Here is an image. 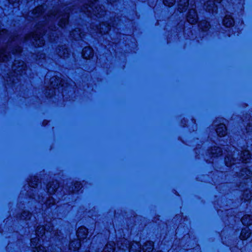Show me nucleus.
<instances>
[{"instance_id":"39448f33","label":"nucleus","mask_w":252,"mask_h":252,"mask_svg":"<svg viewBox=\"0 0 252 252\" xmlns=\"http://www.w3.org/2000/svg\"><path fill=\"white\" fill-rule=\"evenodd\" d=\"M94 6V4H92V5H89V6H87L84 7L83 10L86 12H90L92 13L94 15H101V13L103 12L102 9L101 7H97L95 6V8L93 7Z\"/></svg>"},{"instance_id":"393cba45","label":"nucleus","mask_w":252,"mask_h":252,"mask_svg":"<svg viewBox=\"0 0 252 252\" xmlns=\"http://www.w3.org/2000/svg\"><path fill=\"white\" fill-rule=\"evenodd\" d=\"M229 159V158L228 157H226L225 158V161L226 162V164H227V166H229L231 164H234V163L233 162H231L230 161V164H229L228 163V160Z\"/></svg>"},{"instance_id":"c85d7f7f","label":"nucleus","mask_w":252,"mask_h":252,"mask_svg":"<svg viewBox=\"0 0 252 252\" xmlns=\"http://www.w3.org/2000/svg\"><path fill=\"white\" fill-rule=\"evenodd\" d=\"M48 189V191H49V192H50V189Z\"/></svg>"},{"instance_id":"1a4fd4ad","label":"nucleus","mask_w":252,"mask_h":252,"mask_svg":"<svg viewBox=\"0 0 252 252\" xmlns=\"http://www.w3.org/2000/svg\"><path fill=\"white\" fill-rule=\"evenodd\" d=\"M234 23L233 18L229 15H226L224 18L222 24L224 26L229 28L233 26Z\"/></svg>"},{"instance_id":"bb28decb","label":"nucleus","mask_w":252,"mask_h":252,"mask_svg":"<svg viewBox=\"0 0 252 252\" xmlns=\"http://www.w3.org/2000/svg\"><path fill=\"white\" fill-rule=\"evenodd\" d=\"M70 246H73V242H72L71 243H70Z\"/></svg>"},{"instance_id":"6ab92c4d","label":"nucleus","mask_w":252,"mask_h":252,"mask_svg":"<svg viewBox=\"0 0 252 252\" xmlns=\"http://www.w3.org/2000/svg\"><path fill=\"white\" fill-rule=\"evenodd\" d=\"M175 2V0H163V3L165 5L171 6L173 5Z\"/></svg>"},{"instance_id":"4be33fe9","label":"nucleus","mask_w":252,"mask_h":252,"mask_svg":"<svg viewBox=\"0 0 252 252\" xmlns=\"http://www.w3.org/2000/svg\"><path fill=\"white\" fill-rule=\"evenodd\" d=\"M36 240H37V241L38 242L39 241V239H37L36 238H32L31 239L32 245L34 246V243H36Z\"/></svg>"},{"instance_id":"7ed1b4c3","label":"nucleus","mask_w":252,"mask_h":252,"mask_svg":"<svg viewBox=\"0 0 252 252\" xmlns=\"http://www.w3.org/2000/svg\"><path fill=\"white\" fill-rule=\"evenodd\" d=\"M136 244L138 246V248L135 251L134 250L133 245L131 246L128 245L127 248L128 249L129 252H141L142 249L144 252H151L153 250L154 245L153 243L152 242H147L145 245L142 246V248L138 244Z\"/></svg>"},{"instance_id":"f257e3e1","label":"nucleus","mask_w":252,"mask_h":252,"mask_svg":"<svg viewBox=\"0 0 252 252\" xmlns=\"http://www.w3.org/2000/svg\"><path fill=\"white\" fill-rule=\"evenodd\" d=\"M43 6H39L29 14L30 18H37L35 22L37 24L35 25V26L38 28L46 26L51 27L56 22L59 27L63 28L68 23V13L62 14L56 9L46 12H43Z\"/></svg>"},{"instance_id":"f03ea898","label":"nucleus","mask_w":252,"mask_h":252,"mask_svg":"<svg viewBox=\"0 0 252 252\" xmlns=\"http://www.w3.org/2000/svg\"><path fill=\"white\" fill-rule=\"evenodd\" d=\"M188 9H189V11L187 16V21L190 24H194L197 22L198 16L195 10L194 0H180L178 10L180 12H182Z\"/></svg>"},{"instance_id":"a211bd4d","label":"nucleus","mask_w":252,"mask_h":252,"mask_svg":"<svg viewBox=\"0 0 252 252\" xmlns=\"http://www.w3.org/2000/svg\"><path fill=\"white\" fill-rule=\"evenodd\" d=\"M51 85L53 86H58V84H59L60 85H63L61 83V81H60V79H57V78H55V77L51 78Z\"/></svg>"},{"instance_id":"c756f323","label":"nucleus","mask_w":252,"mask_h":252,"mask_svg":"<svg viewBox=\"0 0 252 252\" xmlns=\"http://www.w3.org/2000/svg\"><path fill=\"white\" fill-rule=\"evenodd\" d=\"M0 32H3V31H2V30H0Z\"/></svg>"},{"instance_id":"ddd939ff","label":"nucleus","mask_w":252,"mask_h":252,"mask_svg":"<svg viewBox=\"0 0 252 252\" xmlns=\"http://www.w3.org/2000/svg\"><path fill=\"white\" fill-rule=\"evenodd\" d=\"M242 161L245 163H248L251 159V154L249 151H245L242 153L241 157Z\"/></svg>"},{"instance_id":"6e6552de","label":"nucleus","mask_w":252,"mask_h":252,"mask_svg":"<svg viewBox=\"0 0 252 252\" xmlns=\"http://www.w3.org/2000/svg\"><path fill=\"white\" fill-rule=\"evenodd\" d=\"M82 56L84 59H89L93 56V50L90 47H85L82 50Z\"/></svg>"},{"instance_id":"9b49d317","label":"nucleus","mask_w":252,"mask_h":252,"mask_svg":"<svg viewBox=\"0 0 252 252\" xmlns=\"http://www.w3.org/2000/svg\"><path fill=\"white\" fill-rule=\"evenodd\" d=\"M241 221L244 225H250L252 224V215H246L244 216L242 219Z\"/></svg>"},{"instance_id":"a878e982","label":"nucleus","mask_w":252,"mask_h":252,"mask_svg":"<svg viewBox=\"0 0 252 252\" xmlns=\"http://www.w3.org/2000/svg\"><path fill=\"white\" fill-rule=\"evenodd\" d=\"M81 188H82V186L80 183L75 184V188L77 189V190H78V189H81Z\"/></svg>"},{"instance_id":"4468645a","label":"nucleus","mask_w":252,"mask_h":252,"mask_svg":"<svg viewBox=\"0 0 252 252\" xmlns=\"http://www.w3.org/2000/svg\"><path fill=\"white\" fill-rule=\"evenodd\" d=\"M199 28L202 30V32H206L210 28V25L206 21L201 22L199 24Z\"/></svg>"},{"instance_id":"f8f14e48","label":"nucleus","mask_w":252,"mask_h":252,"mask_svg":"<svg viewBox=\"0 0 252 252\" xmlns=\"http://www.w3.org/2000/svg\"><path fill=\"white\" fill-rule=\"evenodd\" d=\"M251 233L250 232L249 228H245L242 229L240 238L242 240L247 239L248 238L250 237L251 236Z\"/></svg>"},{"instance_id":"b1692460","label":"nucleus","mask_w":252,"mask_h":252,"mask_svg":"<svg viewBox=\"0 0 252 252\" xmlns=\"http://www.w3.org/2000/svg\"><path fill=\"white\" fill-rule=\"evenodd\" d=\"M5 51L3 50H1L0 51V58L1 57H5Z\"/></svg>"},{"instance_id":"9d476101","label":"nucleus","mask_w":252,"mask_h":252,"mask_svg":"<svg viewBox=\"0 0 252 252\" xmlns=\"http://www.w3.org/2000/svg\"><path fill=\"white\" fill-rule=\"evenodd\" d=\"M216 132L218 135L220 137L223 136L226 134V127L223 124H221L218 126L216 128Z\"/></svg>"},{"instance_id":"dca6fc26","label":"nucleus","mask_w":252,"mask_h":252,"mask_svg":"<svg viewBox=\"0 0 252 252\" xmlns=\"http://www.w3.org/2000/svg\"><path fill=\"white\" fill-rule=\"evenodd\" d=\"M114 250L115 244L114 243L107 244L103 249L104 252H114Z\"/></svg>"},{"instance_id":"5701e85b","label":"nucleus","mask_w":252,"mask_h":252,"mask_svg":"<svg viewBox=\"0 0 252 252\" xmlns=\"http://www.w3.org/2000/svg\"><path fill=\"white\" fill-rule=\"evenodd\" d=\"M220 152H221L220 149L219 148H217V149L216 150L215 152H213L212 154H216L217 155V156H218V155H219L220 153Z\"/></svg>"},{"instance_id":"aec40b11","label":"nucleus","mask_w":252,"mask_h":252,"mask_svg":"<svg viewBox=\"0 0 252 252\" xmlns=\"http://www.w3.org/2000/svg\"><path fill=\"white\" fill-rule=\"evenodd\" d=\"M35 250L34 252H45V248L44 247H36V244L35 245Z\"/></svg>"},{"instance_id":"20e7f679","label":"nucleus","mask_w":252,"mask_h":252,"mask_svg":"<svg viewBox=\"0 0 252 252\" xmlns=\"http://www.w3.org/2000/svg\"><path fill=\"white\" fill-rule=\"evenodd\" d=\"M88 235V229L85 227H79L77 232L76 235L79 239V242H77L75 248L79 249L81 246V240L82 239H84L87 238Z\"/></svg>"},{"instance_id":"cd10ccee","label":"nucleus","mask_w":252,"mask_h":252,"mask_svg":"<svg viewBox=\"0 0 252 252\" xmlns=\"http://www.w3.org/2000/svg\"><path fill=\"white\" fill-rule=\"evenodd\" d=\"M1 61H3V62H4V61H5V60L4 59H1Z\"/></svg>"},{"instance_id":"423d86ee","label":"nucleus","mask_w":252,"mask_h":252,"mask_svg":"<svg viewBox=\"0 0 252 252\" xmlns=\"http://www.w3.org/2000/svg\"><path fill=\"white\" fill-rule=\"evenodd\" d=\"M30 36H32L34 39L35 44L38 46H42L45 43L44 40L43 39L41 33L42 32H30Z\"/></svg>"},{"instance_id":"2eb2a0df","label":"nucleus","mask_w":252,"mask_h":252,"mask_svg":"<svg viewBox=\"0 0 252 252\" xmlns=\"http://www.w3.org/2000/svg\"><path fill=\"white\" fill-rule=\"evenodd\" d=\"M95 27L96 28H94L93 26V28H92L94 30H109L108 27L109 25L106 23H102L101 24H96L95 25Z\"/></svg>"},{"instance_id":"f3484780","label":"nucleus","mask_w":252,"mask_h":252,"mask_svg":"<svg viewBox=\"0 0 252 252\" xmlns=\"http://www.w3.org/2000/svg\"><path fill=\"white\" fill-rule=\"evenodd\" d=\"M45 228L44 226H41L38 228L37 230H36V235L41 237L45 234Z\"/></svg>"},{"instance_id":"0eeeda50","label":"nucleus","mask_w":252,"mask_h":252,"mask_svg":"<svg viewBox=\"0 0 252 252\" xmlns=\"http://www.w3.org/2000/svg\"><path fill=\"white\" fill-rule=\"evenodd\" d=\"M221 0H210L206 3L207 10L209 12H215L217 9V3H220Z\"/></svg>"},{"instance_id":"412c9836","label":"nucleus","mask_w":252,"mask_h":252,"mask_svg":"<svg viewBox=\"0 0 252 252\" xmlns=\"http://www.w3.org/2000/svg\"><path fill=\"white\" fill-rule=\"evenodd\" d=\"M19 0H9L10 3L13 4L14 7L18 6Z\"/></svg>"}]
</instances>
